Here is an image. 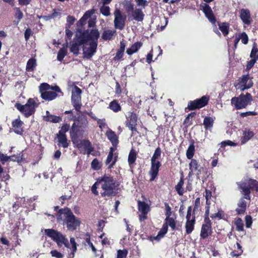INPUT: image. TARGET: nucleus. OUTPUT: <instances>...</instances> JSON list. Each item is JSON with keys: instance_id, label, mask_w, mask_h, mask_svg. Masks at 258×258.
<instances>
[{"instance_id": "nucleus-35", "label": "nucleus", "mask_w": 258, "mask_h": 258, "mask_svg": "<svg viewBox=\"0 0 258 258\" xmlns=\"http://www.w3.org/2000/svg\"><path fill=\"white\" fill-rule=\"evenodd\" d=\"M36 66L37 63L36 59L34 58H30L27 62L26 70L28 72H32Z\"/></svg>"}, {"instance_id": "nucleus-23", "label": "nucleus", "mask_w": 258, "mask_h": 258, "mask_svg": "<svg viewBox=\"0 0 258 258\" xmlns=\"http://www.w3.org/2000/svg\"><path fill=\"white\" fill-rule=\"evenodd\" d=\"M72 213L73 212L69 208L60 209L56 214L57 221H63L65 223L68 217H69Z\"/></svg>"}, {"instance_id": "nucleus-56", "label": "nucleus", "mask_w": 258, "mask_h": 258, "mask_svg": "<svg viewBox=\"0 0 258 258\" xmlns=\"http://www.w3.org/2000/svg\"><path fill=\"white\" fill-rule=\"evenodd\" d=\"M85 242L91 248L93 252L95 253L96 252V249L93 245V243L91 242L90 236L87 235V237L85 239Z\"/></svg>"}, {"instance_id": "nucleus-38", "label": "nucleus", "mask_w": 258, "mask_h": 258, "mask_svg": "<svg viewBox=\"0 0 258 258\" xmlns=\"http://www.w3.org/2000/svg\"><path fill=\"white\" fill-rule=\"evenodd\" d=\"M219 28L224 36L229 33V24L227 23H222L219 24Z\"/></svg>"}, {"instance_id": "nucleus-13", "label": "nucleus", "mask_w": 258, "mask_h": 258, "mask_svg": "<svg viewBox=\"0 0 258 258\" xmlns=\"http://www.w3.org/2000/svg\"><path fill=\"white\" fill-rule=\"evenodd\" d=\"M86 37L83 36V32L79 31L77 32L71 45L70 50L72 52L76 55L79 54L80 47H82L83 41H84V39Z\"/></svg>"}, {"instance_id": "nucleus-45", "label": "nucleus", "mask_w": 258, "mask_h": 258, "mask_svg": "<svg viewBox=\"0 0 258 258\" xmlns=\"http://www.w3.org/2000/svg\"><path fill=\"white\" fill-rule=\"evenodd\" d=\"M138 8L145 9L148 5V2L146 0H135Z\"/></svg>"}, {"instance_id": "nucleus-53", "label": "nucleus", "mask_w": 258, "mask_h": 258, "mask_svg": "<svg viewBox=\"0 0 258 258\" xmlns=\"http://www.w3.org/2000/svg\"><path fill=\"white\" fill-rule=\"evenodd\" d=\"M11 156V159H10V161H16L18 162H20L23 160V154L22 153H20L18 155H12Z\"/></svg>"}, {"instance_id": "nucleus-33", "label": "nucleus", "mask_w": 258, "mask_h": 258, "mask_svg": "<svg viewBox=\"0 0 258 258\" xmlns=\"http://www.w3.org/2000/svg\"><path fill=\"white\" fill-rule=\"evenodd\" d=\"M137 152L134 149L132 148L129 153L127 160L130 166L135 162L137 159Z\"/></svg>"}, {"instance_id": "nucleus-36", "label": "nucleus", "mask_w": 258, "mask_h": 258, "mask_svg": "<svg viewBox=\"0 0 258 258\" xmlns=\"http://www.w3.org/2000/svg\"><path fill=\"white\" fill-rule=\"evenodd\" d=\"M43 119L46 121L52 122L53 123H57L61 120V118L59 116H57L53 115L44 116Z\"/></svg>"}, {"instance_id": "nucleus-58", "label": "nucleus", "mask_w": 258, "mask_h": 258, "mask_svg": "<svg viewBox=\"0 0 258 258\" xmlns=\"http://www.w3.org/2000/svg\"><path fill=\"white\" fill-rule=\"evenodd\" d=\"M250 185L252 189H254L258 192V181L255 179H250Z\"/></svg>"}, {"instance_id": "nucleus-50", "label": "nucleus", "mask_w": 258, "mask_h": 258, "mask_svg": "<svg viewBox=\"0 0 258 258\" xmlns=\"http://www.w3.org/2000/svg\"><path fill=\"white\" fill-rule=\"evenodd\" d=\"M206 17L209 20V21L213 24L215 25L216 22V18L214 16V15L213 13V11L210 13H207V14H205Z\"/></svg>"}, {"instance_id": "nucleus-37", "label": "nucleus", "mask_w": 258, "mask_h": 258, "mask_svg": "<svg viewBox=\"0 0 258 258\" xmlns=\"http://www.w3.org/2000/svg\"><path fill=\"white\" fill-rule=\"evenodd\" d=\"M234 225L236 226V230L237 231L240 232L244 231V224L241 218H235L234 220Z\"/></svg>"}, {"instance_id": "nucleus-62", "label": "nucleus", "mask_w": 258, "mask_h": 258, "mask_svg": "<svg viewBox=\"0 0 258 258\" xmlns=\"http://www.w3.org/2000/svg\"><path fill=\"white\" fill-rule=\"evenodd\" d=\"M104 234H102L100 236V238L102 239L101 243L103 245H109L110 244L109 240L107 237H104Z\"/></svg>"}, {"instance_id": "nucleus-22", "label": "nucleus", "mask_w": 258, "mask_h": 258, "mask_svg": "<svg viewBox=\"0 0 258 258\" xmlns=\"http://www.w3.org/2000/svg\"><path fill=\"white\" fill-rule=\"evenodd\" d=\"M212 224L211 221H204L201 228L200 236L203 239L208 237L211 232Z\"/></svg>"}, {"instance_id": "nucleus-27", "label": "nucleus", "mask_w": 258, "mask_h": 258, "mask_svg": "<svg viewBox=\"0 0 258 258\" xmlns=\"http://www.w3.org/2000/svg\"><path fill=\"white\" fill-rule=\"evenodd\" d=\"M199 165L197 160L195 159H191L190 163L189 164V168L190 171L188 173L189 176H192L194 173L197 171V174L199 175L201 173L200 170L198 169Z\"/></svg>"}, {"instance_id": "nucleus-39", "label": "nucleus", "mask_w": 258, "mask_h": 258, "mask_svg": "<svg viewBox=\"0 0 258 258\" xmlns=\"http://www.w3.org/2000/svg\"><path fill=\"white\" fill-rule=\"evenodd\" d=\"M109 108L115 112H117L121 110V106L115 100L111 101L109 105Z\"/></svg>"}, {"instance_id": "nucleus-6", "label": "nucleus", "mask_w": 258, "mask_h": 258, "mask_svg": "<svg viewBox=\"0 0 258 258\" xmlns=\"http://www.w3.org/2000/svg\"><path fill=\"white\" fill-rule=\"evenodd\" d=\"M36 100L35 98H29L26 104L22 105L19 103H16L15 106L26 117H29L34 113L35 109L38 105Z\"/></svg>"}, {"instance_id": "nucleus-10", "label": "nucleus", "mask_w": 258, "mask_h": 258, "mask_svg": "<svg viewBox=\"0 0 258 258\" xmlns=\"http://www.w3.org/2000/svg\"><path fill=\"white\" fill-rule=\"evenodd\" d=\"M75 122L72 124L71 130L70 132V136L71 134L76 135L79 129L86 128L88 126V121L87 117L83 114L80 115L77 118L75 117L74 119Z\"/></svg>"}, {"instance_id": "nucleus-12", "label": "nucleus", "mask_w": 258, "mask_h": 258, "mask_svg": "<svg viewBox=\"0 0 258 258\" xmlns=\"http://www.w3.org/2000/svg\"><path fill=\"white\" fill-rule=\"evenodd\" d=\"M81 89L75 86L72 91L71 102L74 107L78 112H80V109L82 106L81 103Z\"/></svg>"}, {"instance_id": "nucleus-1", "label": "nucleus", "mask_w": 258, "mask_h": 258, "mask_svg": "<svg viewBox=\"0 0 258 258\" xmlns=\"http://www.w3.org/2000/svg\"><path fill=\"white\" fill-rule=\"evenodd\" d=\"M83 36L86 37L82 44L83 57L90 59L96 52L99 33L96 29L88 30L83 32Z\"/></svg>"}, {"instance_id": "nucleus-42", "label": "nucleus", "mask_w": 258, "mask_h": 258, "mask_svg": "<svg viewBox=\"0 0 258 258\" xmlns=\"http://www.w3.org/2000/svg\"><path fill=\"white\" fill-rule=\"evenodd\" d=\"M67 53L68 51L66 48H61L58 52L57 59L59 61H61L63 58L67 55Z\"/></svg>"}, {"instance_id": "nucleus-57", "label": "nucleus", "mask_w": 258, "mask_h": 258, "mask_svg": "<svg viewBox=\"0 0 258 258\" xmlns=\"http://www.w3.org/2000/svg\"><path fill=\"white\" fill-rule=\"evenodd\" d=\"M51 256L55 258H63V254L56 250H53L50 251Z\"/></svg>"}, {"instance_id": "nucleus-61", "label": "nucleus", "mask_w": 258, "mask_h": 258, "mask_svg": "<svg viewBox=\"0 0 258 258\" xmlns=\"http://www.w3.org/2000/svg\"><path fill=\"white\" fill-rule=\"evenodd\" d=\"M257 59H256L254 58H251V59L247 62V64L246 66V70L247 71H249L250 69H251L255 63L256 62Z\"/></svg>"}, {"instance_id": "nucleus-34", "label": "nucleus", "mask_w": 258, "mask_h": 258, "mask_svg": "<svg viewBox=\"0 0 258 258\" xmlns=\"http://www.w3.org/2000/svg\"><path fill=\"white\" fill-rule=\"evenodd\" d=\"M238 207L236 209V211L238 214L245 212L246 207V203L243 198L240 200L238 204Z\"/></svg>"}, {"instance_id": "nucleus-15", "label": "nucleus", "mask_w": 258, "mask_h": 258, "mask_svg": "<svg viewBox=\"0 0 258 258\" xmlns=\"http://www.w3.org/2000/svg\"><path fill=\"white\" fill-rule=\"evenodd\" d=\"M209 98L204 96L200 99L190 101L188 103V108L189 110H194L205 106L208 103Z\"/></svg>"}, {"instance_id": "nucleus-55", "label": "nucleus", "mask_w": 258, "mask_h": 258, "mask_svg": "<svg viewBox=\"0 0 258 258\" xmlns=\"http://www.w3.org/2000/svg\"><path fill=\"white\" fill-rule=\"evenodd\" d=\"M221 147H225L226 146H236L237 144L234 142H232L230 140H226L223 141L221 143Z\"/></svg>"}, {"instance_id": "nucleus-43", "label": "nucleus", "mask_w": 258, "mask_h": 258, "mask_svg": "<svg viewBox=\"0 0 258 258\" xmlns=\"http://www.w3.org/2000/svg\"><path fill=\"white\" fill-rule=\"evenodd\" d=\"M100 13L104 16L108 17L110 15V9L109 6L103 5L100 8Z\"/></svg>"}, {"instance_id": "nucleus-44", "label": "nucleus", "mask_w": 258, "mask_h": 258, "mask_svg": "<svg viewBox=\"0 0 258 258\" xmlns=\"http://www.w3.org/2000/svg\"><path fill=\"white\" fill-rule=\"evenodd\" d=\"M195 152V146L193 144H190L187 151H186V157L188 159H191L194 156Z\"/></svg>"}, {"instance_id": "nucleus-11", "label": "nucleus", "mask_w": 258, "mask_h": 258, "mask_svg": "<svg viewBox=\"0 0 258 258\" xmlns=\"http://www.w3.org/2000/svg\"><path fill=\"white\" fill-rule=\"evenodd\" d=\"M252 100L250 94L247 93L245 95H240L238 97H233L231 99V104L237 109L245 108Z\"/></svg>"}, {"instance_id": "nucleus-7", "label": "nucleus", "mask_w": 258, "mask_h": 258, "mask_svg": "<svg viewBox=\"0 0 258 258\" xmlns=\"http://www.w3.org/2000/svg\"><path fill=\"white\" fill-rule=\"evenodd\" d=\"M74 147L77 148L83 154H90L94 150L91 142L88 140H80L76 135L71 134V136Z\"/></svg>"}, {"instance_id": "nucleus-31", "label": "nucleus", "mask_w": 258, "mask_h": 258, "mask_svg": "<svg viewBox=\"0 0 258 258\" xmlns=\"http://www.w3.org/2000/svg\"><path fill=\"white\" fill-rule=\"evenodd\" d=\"M215 119V117L209 116H206L205 117L203 121V124L206 130H210L212 128Z\"/></svg>"}, {"instance_id": "nucleus-63", "label": "nucleus", "mask_w": 258, "mask_h": 258, "mask_svg": "<svg viewBox=\"0 0 258 258\" xmlns=\"http://www.w3.org/2000/svg\"><path fill=\"white\" fill-rule=\"evenodd\" d=\"M15 10H16V18H17L19 20H21L23 17V14L20 9L19 8H15Z\"/></svg>"}, {"instance_id": "nucleus-20", "label": "nucleus", "mask_w": 258, "mask_h": 258, "mask_svg": "<svg viewBox=\"0 0 258 258\" xmlns=\"http://www.w3.org/2000/svg\"><path fill=\"white\" fill-rule=\"evenodd\" d=\"M239 188L242 190L243 194L244 195V198L247 200H250V189H252L250 185V179L246 181H241L237 183Z\"/></svg>"}, {"instance_id": "nucleus-25", "label": "nucleus", "mask_w": 258, "mask_h": 258, "mask_svg": "<svg viewBox=\"0 0 258 258\" xmlns=\"http://www.w3.org/2000/svg\"><path fill=\"white\" fill-rule=\"evenodd\" d=\"M106 136L112 143V147L116 149L118 143V138L115 132L109 128L106 133Z\"/></svg>"}, {"instance_id": "nucleus-5", "label": "nucleus", "mask_w": 258, "mask_h": 258, "mask_svg": "<svg viewBox=\"0 0 258 258\" xmlns=\"http://www.w3.org/2000/svg\"><path fill=\"white\" fill-rule=\"evenodd\" d=\"M124 7L129 19L137 22H142L144 20L145 14L142 9L134 8V4L130 1H126Z\"/></svg>"}, {"instance_id": "nucleus-32", "label": "nucleus", "mask_w": 258, "mask_h": 258, "mask_svg": "<svg viewBox=\"0 0 258 258\" xmlns=\"http://www.w3.org/2000/svg\"><path fill=\"white\" fill-rule=\"evenodd\" d=\"M142 46V43L140 42H137L134 43L132 46L128 48L126 53L129 55H132L136 52Z\"/></svg>"}, {"instance_id": "nucleus-30", "label": "nucleus", "mask_w": 258, "mask_h": 258, "mask_svg": "<svg viewBox=\"0 0 258 258\" xmlns=\"http://www.w3.org/2000/svg\"><path fill=\"white\" fill-rule=\"evenodd\" d=\"M57 142H58V145L59 146H61L64 148H67L69 146L67 138L65 134L60 133L57 134Z\"/></svg>"}, {"instance_id": "nucleus-26", "label": "nucleus", "mask_w": 258, "mask_h": 258, "mask_svg": "<svg viewBox=\"0 0 258 258\" xmlns=\"http://www.w3.org/2000/svg\"><path fill=\"white\" fill-rule=\"evenodd\" d=\"M185 230L187 234H190L194 230L196 222L195 217H186Z\"/></svg>"}, {"instance_id": "nucleus-4", "label": "nucleus", "mask_w": 258, "mask_h": 258, "mask_svg": "<svg viewBox=\"0 0 258 258\" xmlns=\"http://www.w3.org/2000/svg\"><path fill=\"white\" fill-rule=\"evenodd\" d=\"M39 91L42 98L48 101L54 99L57 96L56 93L61 92L58 86H50L47 83L41 84L39 87Z\"/></svg>"}, {"instance_id": "nucleus-64", "label": "nucleus", "mask_w": 258, "mask_h": 258, "mask_svg": "<svg viewBox=\"0 0 258 258\" xmlns=\"http://www.w3.org/2000/svg\"><path fill=\"white\" fill-rule=\"evenodd\" d=\"M246 222V227L247 228H250L252 224V218L250 216L247 215L245 218Z\"/></svg>"}, {"instance_id": "nucleus-48", "label": "nucleus", "mask_w": 258, "mask_h": 258, "mask_svg": "<svg viewBox=\"0 0 258 258\" xmlns=\"http://www.w3.org/2000/svg\"><path fill=\"white\" fill-rule=\"evenodd\" d=\"M101 166V164L99 162L97 159L95 158L91 162V167L93 169L97 170H99Z\"/></svg>"}, {"instance_id": "nucleus-8", "label": "nucleus", "mask_w": 258, "mask_h": 258, "mask_svg": "<svg viewBox=\"0 0 258 258\" xmlns=\"http://www.w3.org/2000/svg\"><path fill=\"white\" fill-rule=\"evenodd\" d=\"M161 150L158 147L155 150V152L151 158V167L149 171L150 175L151 176V180H154L158 174L159 167L161 166L160 162L157 160L161 156Z\"/></svg>"}, {"instance_id": "nucleus-18", "label": "nucleus", "mask_w": 258, "mask_h": 258, "mask_svg": "<svg viewBox=\"0 0 258 258\" xmlns=\"http://www.w3.org/2000/svg\"><path fill=\"white\" fill-rule=\"evenodd\" d=\"M137 120L138 118L136 114L132 112H128L126 116V125L133 132H137Z\"/></svg>"}, {"instance_id": "nucleus-21", "label": "nucleus", "mask_w": 258, "mask_h": 258, "mask_svg": "<svg viewBox=\"0 0 258 258\" xmlns=\"http://www.w3.org/2000/svg\"><path fill=\"white\" fill-rule=\"evenodd\" d=\"M139 211L141 213L139 215L140 221H143L147 219V214L149 211V207L144 202L139 201L138 202Z\"/></svg>"}, {"instance_id": "nucleus-47", "label": "nucleus", "mask_w": 258, "mask_h": 258, "mask_svg": "<svg viewBox=\"0 0 258 258\" xmlns=\"http://www.w3.org/2000/svg\"><path fill=\"white\" fill-rule=\"evenodd\" d=\"M128 250L127 249H119L117 251L116 258H126Z\"/></svg>"}, {"instance_id": "nucleus-52", "label": "nucleus", "mask_w": 258, "mask_h": 258, "mask_svg": "<svg viewBox=\"0 0 258 258\" xmlns=\"http://www.w3.org/2000/svg\"><path fill=\"white\" fill-rule=\"evenodd\" d=\"M10 159H11V156L6 155L0 152V161L3 165L5 164L6 162L10 161Z\"/></svg>"}, {"instance_id": "nucleus-17", "label": "nucleus", "mask_w": 258, "mask_h": 258, "mask_svg": "<svg viewBox=\"0 0 258 258\" xmlns=\"http://www.w3.org/2000/svg\"><path fill=\"white\" fill-rule=\"evenodd\" d=\"M65 224L68 230L74 231L80 226L81 221L72 213V214L68 217Z\"/></svg>"}, {"instance_id": "nucleus-49", "label": "nucleus", "mask_w": 258, "mask_h": 258, "mask_svg": "<svg viewBox=\"0 0 258 258\" xmlns=\"http://www.w3.org/2000/svg\"><path fill=\"white\" fill-rule=\"evenodd\" d=\"M250 57L251 58H254L258 60V49L256 48V44H254L252 46Z\"/></svg>"}, {"instance_id": "nucleus-46", "label": "nucleus", "mask_w": 258, "mask_h": 258, "mask_svg": "<svg viewBox=\"0 0 258 258\" xmlns=\"http://www.w3.org/2000/svg\"><path fill=\"white\" fill-rule=\"evenodd\" d=\"M201 10L203 11L205 14L210 13L212 12L211 8L207 4L204 3L200 5Z\"/></svg>"}, {"instance_id": "nucleus-51", "label": "nucleus", "mask_w": 258, "mask_h": 258, "mask_svg": "<svg viewBox=\"0 0 258 258\" xmlns=\"http://www.w3.org/2000/svg\"><path fill=\"white\" fill-rule=\"evenodd\" d=\"M240 39L241 40V42L244 44H247L248 41V37L245 32H242L238 34Z\"/></svg>"}, {"instance_id": "nucleus-19", "label": "nucleus", "mask_w": 258, "mask_h": 258, "mask_svg": "<svg viewBox=\"0 0 258 258\" xmlns=\"http://www.w3.org/2000/svg\"><path fill=\"white\" fill-rule=\"evenodd\" d=\"M239 14V18L244 25L249 26L251 24L252 19L250 12L248 9H241L240 10Z\"/></svg>"}, {"instance_id": "nucleus-41", "label": "nucleus", "mask_w": 258, "mask_h": 258, "mask_svg": "<svg viewBox=\"0 0 258 258\" xmlns=\"http://www.w3.org/2000/svg\"><path fill=\"white\" fill-rule=\"evenodd\" d=\"M114 33V31H113L112 30H105L103 32L102 34V38L104 40H110L112 38Z\"/></svg>"}, {"instance_id": "nucleus-9", "label": "nucleus", "mask_w": 258, "mask_h": 258, "mask_svg": "<svg viewBox=\"0 0 258 258\" xmlns=\"http://www.w3.org/2000/svg\"><path fill=\"white\" fill-rule=\"evenodd\" d=\"M168 226H170L172 230H174L176 227V222L175 219L172 217H167L165 219V222L163 224L162 228L159 231L156 236L151 237L150 239L152 241H159L162 238L168 231Z\"/></svg>"}, {"instance_id": "nucleus-59", "label": "nucleus", "mask_w": 258, "mask_h": 258, "mask_svg": "<svg viewBox=\"0 0 258 258\" xmlns=\"http://www.w3.org/2000/svg\"><path fill=\"white\" fill-rule=\"evenodd\" d=\"M97 123L99 125V127L101 129L103 130V128H105L107 127V125L106 123H105V119H97Z\"/></svg>"}, {"instance_id": "nucleus-28", "label": "nucleus", "mask_w": 258, "mask_h": 258, "mask_svg": "<svg viewBox=\"0 0 258 258\" xmlns=\"http://www.w3.org/2000/svg\"><path fill=\"white\" fill-rule=\"evenodd\" d=\"M115 149L113 147L110 148V151L106 161V164L108 165L109 168H112L116 162V157L114 159H113V152Z\"/></svg>"}, {"instance_id": "nucleus-16", "label": "nucleus", "mask_w": 258, "mask_h": 258, "mask_svg": "<svg viewBox=\"0 0 258 258\" xmlns=\"http://www.w3.org/2000/svg\"><path fill=\"white\" fill-rule=\"evenodd\" d=\"M253 85L251 79L250 78L248 74L244 75L239 80V83L236 85V87L241 91L251 88Z\"/></svg>"}, {"instance_id": "nucleus-24", "label": "nucleus", "mask_w": 258, "mask_h": 258, "mask_svg": "<svg viewBox=\"0 0 258 258\" xmlns=\"http://www.w3.org/2000/svg\"><path fill=\"white\" fill-rule=\"evenodd\" d=\"M24 123L21 120L20 117L12 121V124L14 131L18 135H21L23 133V125Z\"/></svg>"}, {"instance_id": "nucleus-29", "label": "nucleus", "mask_w": 258, "mask_h": 258, "mask_svg": "<svg viewBox=\"0 0 258 258\" xmlns=\"http://www.w3.org/2000/svg\"><path fill=\"white\" fill-rule=\"evenodd\" d=\"M254 136L253 133L248 129H245L243 132L242 136L241 138V144H245Z\"/></svg>"}, {"instance_id": "nucleus-54", "label": "nucleus", "mask_w": 258, "mask_h": 258, "mask_svg": "<svg viewBox=\"0 0 258 258\" xmlns=\"http://www.w3.org/2000/svg\"><path fill=\"white\" fill-rule=\"evenodd\" d=\"M224 216V212L221 210H219L217 213L213 214L211 216L212 219L218 218L219 219H221Z\"/></svg>"}, {"instance_id": "nucleus-3", "label": "nucleus", "mask_w": 258, "mask_h": 258, "mask_svg": "<svg viewBox=\"0 0 258 258\" xmlns=\"http://www.w3.org/2000/svg\"><path fill=\"white\" fill-rule=\"evenodd\" d=\"M98 183H99L102 189V191L101 192L102 197H109L115 195V190L117 185L112 177L104 176L98 179Z\"/></svg>"}, {"instance_id": "nucleus-2", "label": "nucleus", "mask_w": 258, "mask_h": 258, "mask_svg": "<svg viewBox=\"0 0 258 258\" xmlns=\"http://www.w3.org/2000/svg\"><path fill=\"white\" fill-rule=\"evenodd\" d=\"M45 234L55 241L59 247L62 246L68 248H72L73 253L77 250V243L74 237L70 238V244L68 238L60 232L52 229L44 230Z\"/></svg>"}, {"instance_id": "nucleus-14", "label": "nucleus", "mask_w": 258, "mask_h": 258, "mask_svg": "<svg viewBox=\"0 0 258 258\" xmlns=\"http://www.w3.org/2000/svg\"><path fill=\"white\" fill-rule=\"evenodd\" d=\"M114 16V27L119 30H122L125 24L126 17L122 14L121 11L118 9H116L113 13Z\"/></svg>"}, {"instance_id": "nucleus-60", "label": "nucleus", "mask_w": 258, "mask_h": 258, "mask_svg": "<svg viewBox=\"0 0 258 258\" xmlns=\"http://www.w3.org/2000/svg\"><path fill=\"white\" fill-rule=\"evenodd\" d=\"M70 126L69 124L66 123L62 125L61 130L59 131L58 133L65 134L70 129Z\"/></svg>"}, {"instance_id": "nucleus-40", "label": "nucleus", "mask_w": 258, "mask_h": 258, "mask_svg": "<svg viewBox=\"0 0 258 258\" xmlns=\"http://www.w3.org/2000/svg\"><path fill=\"white\" fill-rule=\"evenodd\" d=\"M184 184V180L183 177H181L179 181L175 186L176 190L179 195H182L183 194V188L182 186Z\"/></svg>"}]
</instances>
